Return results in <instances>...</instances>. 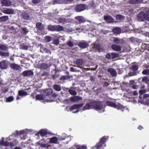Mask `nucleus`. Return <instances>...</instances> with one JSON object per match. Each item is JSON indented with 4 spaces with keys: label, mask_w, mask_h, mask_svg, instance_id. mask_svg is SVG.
Listing matches in <instances>:
<instances>
[{
    "label": "nucleus",
    "mask_w": 149,
    "mask_h": 149,
    "mask_svg": "<svg viewBox=\"0 0 149 149\" xmlns=\"http://www.w3.org/2000/svg\"><path fill=\"white\" fill-rule=\"evenodd\" d=\"M95 108L99 112H103L104 111V108L102 103L99 102H92L87 103L83 108V111Z\"/></svg>",
    "instance_id": "1"
},
{
    "label": "nucleus",
    "mask_w": 149,
    "mask_h": 149,
    "mask_svg": "<svg viewBox=\"0 0 149 149\" xmlns=\"http://www.w3.org/2000/svg\"><path fill=\"white\" fill-rule=\"evenodd\" d=\"M107 105L114 108H117L118 110L121 109L122 112L125 109L128 110V108L124 107L121 104L118 103L117 105L111 101H108L106 102Z\"/></svg>",
    "instance_id": "2"
},
{
    "label": "nucleus",
    "mask_w": 149,
    "mask_h": 149,
    "mask_svg": "<svg viewBox=\"0 0 149 149\" xmlns=\"http://www.w3.org/2000/svg\"><path fill=\"white\" fill-rule=\"evenodd\" d=\"M107 139V136H104L102 138H101L99 142L97 143L96 145L95 146V148L97 149H103V146H105L104 144Z\"/></svg>",
    "instance_id": "3"
},
{
    "label": "nucleus",
    "mask_w": 149,
    "mask_h": 149,
    "mask_svg": "<svg viewBox=\"0 0 149 149\" xmlns=\"http://www.w3.org/2000/svg\"><path fill=\"white\" fill-rule=\"evenodd\" d=\"M72 1V0H53L52 1L51 3L53 5L63 3L69 4L71 3Z\"/></svg>",
    "instance_id": "4"
},
{
    "label": "nucleus",
    "mask_w": 149,
    "mask_h": 149,
    "mask_svg": "<svg viewBox=\"0 0 149 149\" xmlns=\"http://www.w3.org/2000/svg\"><path fill=\"white\" fill-rule=\"evenodd\" d=\"M2 138L3 140L0 141V143L1 145L6 146L10 147L11 148L14 146V144L13 142H9L7 141H3L4 138L2 137Z\"/></svg>",
    "instance_id": "5"
},
{
    "label": "nucleus",
    "mask_w": 149,
    "mask_h": 149,
    "mask_svg": "<svg viewBox=\"0 0 149 149\" xmlns=\"http://www.w3.org/2000/svg\"><path fill=\"white\" fill-rule=\"evenodd\" d=\"M137 18L139 21H143L145 19V15L144 10L143 11L140 12L137 15Z\"/></svg>",
    "instance_id": "6"
},
{
    "label": "nucleus",
    "mask_w": 149,
    "mask_h": 149,
    "mask_svg": "<svg viewBox=\"0 0 149 149\" xmlns=\"http://www.w3.org/2000/svg\"><path fill=\"white\" fill-rule=\"evenodd\" d=\"M45 95H38V100H43V102H51L54 101V100H49L45 99Z\"/></svg>",
    "instance_id": "7"
},
{
    "label": "nucleus",
    "mask_w": 149,
    "mask_h": 149,
    "mask_svg": "<svg viewBox=\"0 0 149 149\" xmlns=\"http://www.w3.org/2000/svg\"><path fill=\"white\" fill-rule=\"evenodd\" d=\"M8 64V61L6 60H4L0 63V67L3 69H6Z\"/></svg>",
    "instance_id": "8"
},
{
    "label": "nucleus",
    "mask_w": 149,
    "mask_h": 149,
    "mask_svg": "<svg viewBox=\"0 0 149 149\" xmlns=\"http://www.w3.org/2000/svg\"><path fill=\"white\" fill-rule=\"evenodd\" d=\"M85 8V5L80 4L77 5L75 7V10L78 12H80L84 10Z\"/></svg>",
    "instance_id": "9"
},
{
    "label": "nucleus",
    "mask_w": 149,
    "mask_h": 149,
    "mask_svg": "<svg viewBox=\"0 0 149 149\" xmlns=\"http://www.w3.org/2000/svg\"><path fill=\"white\" fill-rule=\"evenodd\" d=\"M38 29L42 31V34L44 35L47 34V32L46 31H44V25L41 23L38 22Z\"/></svg>",
    "instance_id": "10"
},
{
    "label": "nucleus",
    "mask_w": 149,
    "mask_h": 149,
    "mask_svg": "<svg viewBox=\"0 0 149 149\" xmlns=\"http://www.w3.org/2000/svg\"><path fill=\"white\" fill-rule=\"evenodd\" d=\"M118 54L116 53H111L108 54L106 55V57L107 59H114L118 57Z\"/></svg>",
    "instance_id": "11"
},
{
    "label": "nucleus",
    "mask_w": 149,
    "mask_h": 149,
    "mask_svg": "<svg viewBox=\"0 0 149 149\" xmlns=\"http://www.w3.org/2000/svg\"><path fill=\"white\" fill-rule=\"evenodd\" d=\"M78 45L82 49L87 48L89 46V45L84 41L79 42L78 44Z\"/></svg>",
    "instance_id": "12"
},
{
    "label": "nucleus",
    "mask_w": 149,
    "mask_h": 149,
    "mask_svg": "<svg viewBox=\"0 0 149 149\" xmlns=\"http://www.w3.org/2000/svg\"><path fill=\"white\" fill-rule=\"evenodd\" d=\"M49 133V132L47 130L41 129L39 132H38V136L39 135L42 136H44Z\"/></svg>",
    "instance_id": "13"
},
{
    "label": "nucleus",
    "mask_w": 149,
    "mask_h": 149,
    "mask_svg": "<svg viewBox=\"0 0 149 149\" xmlns=\"http://www.w3.org/2000/svg\"><path fill=\"white\" fill-rule=\"evenodd\" d=\"M107 71L112 76L116 77L117 76V72L115 69L111 68H109L107 69Z\"/></svg>",
    "instance_id": "14"
},
{
    "label": "nucleus",
    "mask_w": 149,
    "mask_h": 149,
    "mask_svg": "<svg viewBox=\"0 0 149 149\" xmlns=\"http://www.w3.org/2000/svg\"><path fill=\"white\" fill-rule=\"evenodd\" d=\"M104 19L108 23H112L114 22L113 18L109 15L104 16Z\"/></svg>",
    "instance_id": "15"
},
{
    "label": "nucleus",
    "mask_w": 149,
    "mask_h": 149,
    "mask_svg": "<svg viewBox=\"0 0 149 149\" xmlns=\"http://www.w3.org/2000/svg\"><path fill=\"white\" fill-rule=\"evenodd\" d=\"M17 135H21L24 133L25 134H26L29 133H30L31 132V131L30 130H28L26 129L24 130H22L20 131H16Z\"/></svg>",
    "instance_id": "16"
},
{
    "label": "nucleus",
    "mask_w": 149,
    "mask_h": 149,
    "mask_svg": "<svg viewBox=\"0 0 149 149\" xmlns=\"http://www.w3.org/2000/svg\"><path fill=\"white\" fill-rule=\"evenodd\" d=\"M1 3L3 5L7 7L10 6L12 5L11 2L8 0H3Z\"/></svg>",
    "instance_id": "17"
},
{
    "label": "nucleus",
    "mask_w": 149,
    "mask_h": 149,
    "mask_svg": "<svg viewBox=\"0 0 149 149\" xmlns=\"http://www.w3.org/2000/svg\"><path fill=\"white\" fill-rule=\"evenodd\" d=\"M82 99V97L79 96H74L71 97L70 98V100L71 102H76L78 101L81 100Z\"/></svg>",
    "instance_id": "18"
},
{
    "label": "nucleus",
    "mask_w": 149,
    "mask_h": 149,
    "mask_svg": "<svg viewBox=\"0 0 149 149\" xmlns=\"http://www.w3.org/2000/svg\"><path fill=\"white\" fill-rule=\"evenodd\" d=\"M113 41L115 44L122 45L123 43V40L118 38L114 37Z\"/></svg>",
    "instance_id": "19"
},
{
    "label": "nucleus",
    "mask_w": 149,
    "mask_h": 149,
    "mask_svg": "<svg viewBox=\"0 0 149 149\" xmlns=\"http://www.w3.org/2000/svg\"><path fill=\"white\" fill-rule=\"evenodd\" d=\"M53 92V90L52 89H44L43 91V95H49L52 94Z\"/></svg>",
    "instance_id": "20"
},
{
    "label": "nucleus",
    "mask_w": 149,
    "mask_h": 149,
    "mask_svg": "<svg viewBox=\"0 0 149 149\" xmlns=\"http://www.w3.org/2000/svg\"><path fill=\"white\" fill-rule=\"evenodd\" d=\"M83 104H75L72 106L70 109V111L72 110L79 109L80 108L83 107Z\"/></svg>",
    "instance_id": "21"
},
{
    "label": "nucleus",
    "mask_w": 149,
    "mask_h": 149,
    "mask_svg": "<svg viewBox=\"0 0 149 149\" xmlns=\"http://www.w3.org/2000/svg\"><path fill=\"white\" fill-rule=\"evenodd\" d=\"M3 12L7 14H15V11L13 9H7L4 10Z\"/></svg>",
    "instance_id": "22"
},
{
    "label": "nucleus",
    "mask_w": 149,
    "mask_h": 149,
    "mask_svg": "<svg viewBox=\"0 0 149 149\" xmlns=\"http://www.w3.org/2000/svg\"><path fill=\"white\" fill-rule=\"evenodd\" d=\"M22 74L25 77H28L33 75V73L31 70H27L23 72Z\"/></svg>",
    "instance_id": "23"
},
{
    "label": "nucleus",
    "mask_w": 149,
    "mask_h": 149,
    "mask_svg": "<svg viewBox=\"0 0 149 149\" xmlns=\"http://www.w3.org/2000/svg\"><path fill=\"white\" fill-rule=\"evenodd\" d=\"M144 0H130L128 1V3L130 4H137L138 3H145L146 1L145 2L143 1Z\"/></svg>",
    "instance_id": "24"
},
{
    "label": "nucleus",
    "mask_w": 149,
    "mask_h": 149,
    "mask_svg": "<svg viewBox=\"0 0 149 149\" xmlns=\"http://www.w3.org/2000/svg\"><path fill=\"white\" fill-rule=\"evenodd\" d=\"M111 47L113 50L116 51H120L121 49V47L120 45L116 44L112 45Z\"/></svg>",
    "instance_id": "25"
},
{
    "label": "nucleus",
    "mask_w": 149,
    "mask_h": 149,
    "mask_svg": "<svg viewBox=\"0 0 149 149\" xmlns=\"http://www.w3.org/2000/svg\"><path fill=\"white\" fill-rule=\"evenodd\" d=\"M145 20L149 21V9L146 8L144 9Z\"/></svg>",
    "instance_id": "26"
},
{
    "label": "nucleus",
    "mask_w": 149,
    "mask_h": 149,
    "mask_svg": "<svg viewBox=\"0 0 149 149\" xmlns=\"http://www.w3.org/2000/svg\"><path fill=\"white\" fill-rule=\"evenodd\" d=\"M93 49L95 51L97 50L100 52L102 51L101 46L97 44H94V45L93 47Z\"/></svg>",
    "instance_id": "27"
},
{
    "label": "nucleus",
    "mask_w": 149,
    "mask_h": 149,
    "mask_svg": "<svg viewBox=\"0 0 149 149\" xmlns=\"http://www.w3.org/2000/svg\"><path fill=\"white\" fill-rule=\"evenodd\" d=\"M11 67L13 69L16 70H19L21 69L20 66L16 64H12L10 65Z\"/></svg>",
    "instance_id": "28"
},
{
    "label": "nucleus",
    "mask_w": 149,
    "mask_h": 149,
    "mask_svg": "<svg viewBox=\"0 0 149 149\" xmlns=\"http://www.w3.org/2000/svg\"><path fill=\"white\" fill-rule=\"evenodd\" d=\"M75 18L81 23L84 22L86 21L84 17L82 16H78L76 17Z\"/></svg>",
    "instance_id": "29"
},
{
    "label": "nucleus",
    "mask_w": 149,
    "mask_h": 149,
    "mask_svg": "<svg viewBox=\"0 0 149 149\" xmlns=\"http://www.w3.org/2000/svg\"><path fill=\"white\" fill-rule=\"evenodd\" d=\"M22 16L23 18L25 19L28 20L30 18V16L28 13L26 12H24L22 14Z\"/></svg>",
    "instance_id": "30"
},
{
    "label": "nucleus",
    "mask_w": 149,
    "mask_h": 149,
    "mask_svg": "<svg viewBox=\"0 0 149 149\" xmlns=\"http://www.w3.org/2000/svg\"><path fill=\"white\" fill-rule=\"evenodd\" d=\"M121 29L118 27L113 28V32L115 33L119 34L121 32Z\"/></svg>",
    "instance_id": "31"
},
{
    "label": "nucleus",
    "mask_w": 149,
    "mask_h": 149,
    "mask_svg": "<svg viewBox=\"0 0 149 149\" xmlns=\"http://www.w3.org/2000/svg\"><path fill=\"white\" fill-rule=\"evenodd\" d=\"M49 143H56L58 141V138L56 137H53L52 138L49 139Z\"/></svg>",
    "instance_id": "32"
},
{
    "label": "nucleus",
    "mask_w": 149,
    "mask_h": 149,
    "mask_svg": "<svg viewBox=\"0 0 149 149\" xmlns=\"http://www.w3.org/2000/svg\"><path fill=\"white\" fill-rule=\"evenodd\" d=\"M9 19L8 16H4L0 17V22H2L8 20Z\"/></svg>",
    "instance_id": "33"
},
{
    "label": "nucleus",
    "mask_w": 149,
    "mask_h": 149,
    "mask_svg": "<svg viewBox=\"0 0 149 149\" xmlns=\"http://www.w3.org/2000/svg\"><path fill=\"white\" fill-rule=\"evenodd\" d=\"M60 139L61 140H64L65 139H67L68 141H70L71 139L70 137L69 136L67 137L66 135L65 134H63L61 138H60Z\"/></svg>",
    "instance_id": "34"
},
{
    "label": "nucleus",
    "mask_w": 149,
    "mask_h": 149,
    "mask_svg": "<svg viewBox=\"0 0 149 149\" xmlns=\"http://www.w3.org/2000/svg\"><path fill=\"white\" fill-rule=\"evenodd\" d=\"M54 89L57 91H60L61 89V88L60 85L57 84H54L53 86Z\"/></svg>",
    "instance_id": "35"
},
{
    "label": "nucleus",
    "mask_w": 149,
    "mask_h": 149,
    "mask_svg": "<svg viewBox=\"0 0 149 149\" xmlns=\"http://www.w3.org/2000/svg\"><path fill=\"white\" fill-rule=\"evenodd\" d=\"M130 68L134 71H136L139 68L138 65L134 64H132L131 67Z\"/></svg>",
    "instance_id": "36"
},
{
    "label": "nucleus",
    "mask_w": 149,
    "mask_h": 149,
    "mask_svg": "<svg viewBox=\"0 0 149 149\" xmlns=\"http://www.w3.org/2000/svg\"><path fill=\"white\" fill-rule=\"evenodd\" d=\"M8 48L6 45H0V49L3 51H7L8 50Z\"/></svg>",
    "instance_id": "37"
},
{
    "label": "nucleus",
    "mask_w": 149,
    "mask_h": 149,
    "mask_svg": "<svg viewBox=\"0 0 149 149\" xmlns=\"http://www.w3.org/2000/svg\"><path fill=\"white\" fill-rule=\"evenodd\" d=\"M56 31H60L63 30V27L60 25H56L55 28Z\"/></svg>",
    "instance_id": "38"
},
{
    "label": "nucleus",
    "mask_w": 149,
    "mask_h": 149,
    "mask_svg": "<svg viewBox=\"0 0 149 149\" xmlns=\"http://www.w3.org/2000/svg\"><path fill=\"white\" fill-rule=\"evenodd\" d=\"M49 67L48 65L46 63L42 64L40 65V68L43 69H46Z\"/></svg>",
    "instance_id": "39"
},
{
    "label": "nucleus",
    "mask_w": 149,
    "mask_h": 149,
    "mask_svg": "<svg viewBox=\"0 0 149 149\" xmlns=\"http://www.w3.org/2000/svg\"><path fill=\"white\" fill-rule=\"evenodd\" d=\"M76 64L78 66H81L83 65V61L81 59H79L77 60Z\"/></svg>",
    "instance_id": "40"
},
{
    "label": "nucleus",
    "mask_w": 149,
    "mask_h": 149,
    "mask_svg": "<svg viewBox=\"0 0 149 149\" xmlns=\"http://www.w3.org/2000/svg\"><path fill=\"white\" fill-rule=\"evenodd\" d=\"M56 25L52 26L51 25H49L48 27V29L50 31H56L55 29Z\"/></svg>",
    "instance_id": "41"
},
{
    "label": "nucleus",
    "mask_w": 149,
    "mask_h": 149,
    "mask_svg": "<svg viewBox=\"0 0 149 149\" xmlns=\"http://www.w3.org/2000/svg\"><path fill=\"white\" fill-rule=\"evenodd\" d=\"M18 95L20 96H26L27 95V93L23 91H18Z\"/></svg>",
    "instance_id": "42"
},
{
    "label": "nucleus",
    "mask_w": 149,
    "mask_h": 149,
    "mask_svg": "<svg viewBox=\"0 0 149 149\" xmlns=\"http://www.w3.org/2000/svg\"><path fill=\"white\" fill-rule=\"evenodd\" d=\"M40 52H42V53H43L44 52H45L47 53H50V52L49 49L44 47L41 48L40 50Z\"/></svg>",
    "instance_id": "43"
},
{
    "label": "nucleus",
    "mask_w": 149,
    "mask_h": 149,
    "mask_svg": "<svg viewBox=\"0 0 149 149\" xmlns=\"http://www.w3.org/2000/svg\"><path fill=\"white\" fill-rule=\"evenodd\" d=\"M68 91L69 93L72 95H75L77 94V92L75 90L71 89H69Z\"/></svg>",
    "instance_id": "44"
},
{
    "label": "nucleus",
    "mask_w": 149,
    "mask_h": 149,
    "mask_svg": "<svg viewBox=\"0 0 149 149\" xmlns=\"http://www.w3.org/2000/svg\"><path fill=\"white\" fill-rule=\"evenodd\" d=\"M14 100V98L12 96H10L7 97L6 100L7 102H10L13 101Z\"/></svg>",
    "instance_id": "45"
},
{
    "label": "nucleus",
    "mask_w": 149,
    "mask_h": 149,
    "mask_svg": "<svg viewBox=\"0 0 149 149\" xmlns=\"http://www.w3.org/2000/svg\"><path fill=\"white\" fill-rule=\"evenodd\" d=\"M29 32L28 30L26 28H23L22 29L21 33L23 34H26Z\"/></svg>",
    "instance_id": "46"
},
{
    "label": "nucleus",
    "mask_w": 149,
    "mask_h": 149,
    "mask_svg": "<svg viewBox=\"0 0 149 149\" xmlns=\"http://www.w3.org/2000/svg\"><path fill=\"white\" fill-rule=\"evenodd\" d=\"M142 73L143 75H149V69H146L144 70Z\"/></svg>",
    "instance_id": "47"
},
{
    "label": "nucleus",
    "mask_w": 149,
    "mask_h": 149,
    "mask_svg": "<svg viewBox=\"0 0 149 149\" xmlns=\"http://www.w3.org/2000/svg\"><path fill=\"white\" fill-rule=\"evenodd\" d=\"M20 49L24 50H27L28 49V47L24 44H22L20 46Z\"/></svg>",
    "instance_id": "48"
},
{
    "label": "nucleus",
    "mask_w": 149,
    "mask_h": 149,
    "mask_svg": "<svg viewBox=\"0 0 149 149\" xmlns=\"http://www.w3.org/2000/svg\"><path fill=\"white\" fill-rule=\"evenodd\" d=\"M31 97L33 99H34L35 97L36 100H37V95L35 93H32L31 95Z\"/></svg>",
    "instance_id": "49"
},
{
    "label": "nucleus",
    "mask_w": 149,
    "mask_h": 149,
    "mask_svg": "<svg viewBox=\"0 0 149 149\" xmlns=\"http://www.w3.org/2000/svg\"><path fill=\"white\" fill-rule=\"evenodd\" d=\"M58 20L59 22L62 24H65L66 22L65 19L59 18L58 19Z\"/></svg>",
    "instance_id": "50"
},
{
    "label": "nucleus",
    "mask_w": 149,
    "mask_h": 149,
    "mask_svg": "<svg viewBox=\"0 0 149 149\" xmlns=\"http://www.w3.org/2000/svg\"><path fill=\"white\" fill-rule=\"evenodd\" d=\"M9 55V54L8 53L3 52L0 51V55L1 56H8Z\"/></svg>",
    "instance_id": "51"
},
{
    "label": "nucleus",
    "mask_w": 149,
    "mask_h": 149,
    "mask_svg": "<svg viewBox=\"0 0 149 149\" xmlns=\"http://www.w3.org/2000/svg\"><path fill=\"white\" fill-rule=\"evenodd\" d=\"M123 18V16L121 15H117L116 16V19L117 20L122 19Z\"/></svg>",
    "instance_id": "52"
},
{
    "label": "nucleus",
    "mask_w": 149,
    "mask_h": 149,
    "mask_svg": "<svg viewBox=\"0 0 149 149\" xmlns=\"http://www.w3.org/2000/svg\"><path fill=\"white\" fill-rule=\"evenodd\" d=\"M51 40V37L49 36H46L45 37V40L47 42H49Z\"/></svg>",
    "instance_id": "53"
},
{
    "label": "nucleus",
    "mask_w": 149,
    "mask_h": 149,
    "mask_svg": "<svg viewBox=\"0 0 149 149\" xmlns=\"http://www.w3.org/2000/svg\"><path fill=\"white\" fill-rule=\"evenodd\" d=\"M136 72L135 71L130 72L128 73V75L130 76H132L136 74Z\"/></svg>",
    "instance_id": "54"
},
{
    "label": "nucleus",
    "mask_w": 149,
    "mask_h": 149,
    "mask_svg": "<svg viewBox=\"0 0 149 149\" xmlns=\"http://www.w3.org/2000/svg\"><path fill=\"white\" fill-rule=\"evenodd\" d=\"M39 144H40V146L43 148H45L47 147V144L45 143H43L42 142H41L40 141H39V143H38V145Z\"/></svg>",
    "instance_id": "55"
},
{
    "label": "nucleus",
    "mask_w": 149,
    "mask_h": 149,
    "mask_svg": "<svg viewBox=\"0 0 149 149\" xmlns=\"http://www.w3.org/2000/svg\"><path fill=\"white\" fill-rule=\"evenodd\" d=\"M130 40L132 43H135V42L136 41V39L134 37H131L130 38Z\"/></svg>",
    "instance_id": "56"
},
{
    "label": "nucleus",
    "mask_w": 149,
    "mask_h": 149,
    "mask_svg": "<svg viewBox=\"0 0 149 149\" xmlns=\"http://www.w3.org/2000/svg\"><path fill=\"white\" fill-rule=\"evenodd\" d=\"M148 81V77H143L142 79V81L143 82H146Z\"/></svg>",
    "instance_id": "57"
},
{
    "label": "nucleus",
    "mask_w": 149,
    "mask_h": 149,
    "mask_svg": "<svg viewBox=\"0 0 149 149\" xmlns=\"http://www.w3.org/2000/svg\"><path fill=\"white\" fill-rule=\"evenodd\" d=\"M67 44L70 47H72L73 45V43L70 41H68L67 42Z\"/></svg>",
    "instance_id": "58"
},
{
    "label": "nucleus",
    "mask_w": 149,
    "mask_h": 149,
    "mask_svg": "<svg viewBox=\"0 0 149 149\" xmlns=\"http://www.w3.org/2000/svg\"><path fill=\"white\" fill-rule=\"evenodd\" d=\"M146 91L145 89L140 90L139 91V93L140 95L142 94L146 93Z\"/></svg>",
    "instance_id": "59"
},
{
    "label": "nucleus",
    "mask_w": 149,
    "mask_h": 149,
    "mask_svg": "<svg viewBox=\"0 0 149 149\" xmlns=\"http://www.w3.org/2000/svg\"><path fill=\"white\" fill-rule=\"evenodd\" d=\"M8 90L9 88L7 87L5 88H4L2 90L3 92L5 93H6L8 91Z\"/></svg>",
    "instance_id": "60"
},
{
    "label": "nucleus",
    "mask_w": 149,
    "mask_h": 149,
    "mask_svg": "<svg viewBox=\"0 0 149 149\" xmlns=\"http://www.w3.org/2000/svg\"><path fill=\"white\" fill-rule=\"evenodd\" d=\"M86 146L84 145L82 146H80L76 148V149H86Z\"/></svg>",
    "instance_id": "61"
},
{
    "label": "nucleus",
    "mask_w": 149,
    "mask_h": 149,
    "mask_svg": "<svg viewBox=\"0 0 149 149\" xmlns=\"http://www.w3.org/2000/svg\"><path fill=\"white\" fill-rule=\"evenodd\" d=\"M49 138H47V139H45V138H42V139H41V141H40V142H42V143L43 142H46L47 141V140H49Z\"/></svg>",
    "instance_id": "62"
},
{
    "label": "nucleus",
    "mask_w": 149,
    "mask_h": 149,
    "mask_svg": "<svg viewBox=\"0 0 149 149\" xmlns=\"http://www.w3.org/2000/svg\"><path fill=\"white\" fill-rule=\"evenodd\" d=\"M54 43L56 45L58 44L59 43V39H57L55 40L54 41Z\"/></svg>",
    "instance_id": "63"
},
{
    "label": "nucleus",
    "mask_w": 149,
    "mask_h": 149,
    "mask_svg": "<svg viewBox=\"0 0 149 149\" xmlns=\"http://www.w3.org/2000/svg\"><path fill=\"white\" fill-rule=\"evenodd\" d=\"M118 74H121L122 73V70L120 68L118 69Z\"/></svg>",
    "instance_id": "64"
}]
</instances>
